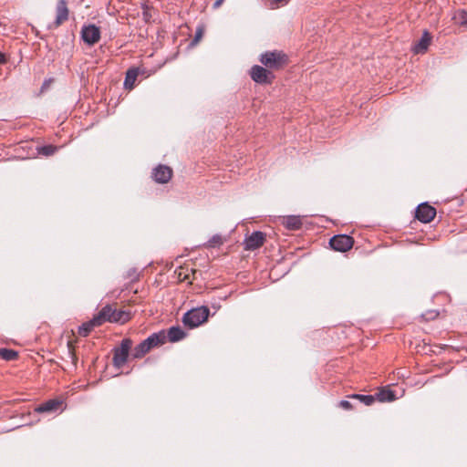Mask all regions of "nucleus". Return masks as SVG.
<instances>
[{
	"instance_id": "1",
	"label": "nucleus",
	"mask_w": 467,
	"mask_h": 467,
	"mask_svg": "<svg viewBox=\"0 0 467 467\" xmlns=\"http://www.w3.org/2000/svg\"><path fill=\"white\" fill-rule=\"evenodd\" d=\"M166 337L164 332L153 333L133 348L132 357L134 358L144 357L152 348L164 344Z\"/></svg>"
},
{
	"instance_id": "2",
	"label": "nucleus",
	"mask_w": 467,
	"mask_h": 467,
	"mask_svg": "<svg viewBox=\"0 0 467 467\" xmlns=\"http://www.w3.org/2000/svg\"><path fill=\"white\" fill-rule=\"evenodd\" d=\"M259 61L269 70H278L287 64V56L277 50L266 51L261 54Z\"/></svg>"
},
{
	"instance_id": "3",
	"label": "nucleus",
	"mask_w": 467,
	"mask_h": 467,
	"mask_svg": "<svg viewBox=\"0 0 467 467\" xmlns=\"http://www.w3.org/2000/svg\"><path fill=\"white\" fill-rule=\"evenodd\" d=\"M209 314L207 306L193 308L183 315L182 322L190 328L197 327L208 319Z\"/></svg>"
},
{
	"instance_id": "4",
	"label": "nucleus",
	"mask_w": 467,
	"mask_h": 467,
	"mask_svg": "<svg viewBox=\"0 0 467 467\" xmlns=\"http://www.w3.org/2000/svg\"><path fill=\"white\" fill-rule=\"evenodd\" d=\"M132 346L130 338H124L121 340L120 346L113 349V365L116 368H121L128 359L129 352Z\"/></svg>"
},
{
	"instance_id": "5",
	"label": "nucleus",
	"mask_w": 467,
	"mask_h": 467,
	"mask_svg": "<svg viewBox=\"0 0 467 467\" xmlns=\"http://www.w3.org/2000/svg\"><path fill=\"white\" fill-rule=\"evenodd\" d=\"M251 78L258 84H272L275 75L271 70L266 67L254 65L250 70Z\"/></svg>"
},
{
	"instance_id": "6",
	"label": "nucleus",
	"mask_w": 467,
	"mask_h": 467,
	"mask_svg": "<svg viewBox=\"0 0 467 467\" xmlns=\"http://www.w3.org/2000/svg\"><path fill=\"white\" fill-rule=\"evenodd\" d=\"M354 244V240L351 236L347 234H338L333 236L330 241L329 244L331 248L335 251L338 252H347L349 249L352 248Z\"/></svg>"
},
{
	"instance_id": "7",
	"label": "nucleus",
	"mask_w": 467,
	"mask_h": 467,
	"mask_svg": "<svg viewBox=\"0 0 467 467\" xmlns=\"http://www.w3.org/2000/svg\"><path fill=\"white\" fill-rule=\"evenodd\" d=\"M82 40L88 46H93L100 39L99 27L91 24L84 26L81 29Z\"/></svg>"
},
{
	"instance_id": "8",
	"label": "nucleus",
	"mask_w": 467,
	"mask_h": 467,
	"mask_svg": "<svg viewBox=\"0 0 467 467\" xmlns=\"http://www.w3.org/2000/svg\"><path fill=\"white\" fill-rule=\"evenodd\" d=\"M436 215V210L427 202H423L418 205L415 217L421 223H427L433 220Z\"/></svg>"
},
{
	"instance_id": "9",
	"label": "nucleus",
	"mask_w": 467,
	"mask_h": 467,
	"mask_svg": "<svg viewBox=\"0 0 467 467\" xmlns=\"http://www.w3.org/2000/svg\"><path fill=\"white\" fill-rule=\"evenodd\" d=\"M265 234L260 231L252 233L251 235L244 240V249L247 251H254L260 248L265 242Z\"/></svg>"
},
{
	"instance_id": "10",
	"label": "nucleus",
	"mask_w": 467,
	"mask_h": 467,
	"mask_svg": "<svg viewBox=\"0 0 467 467\" xmlns=\"http://www.w3.org/2000/svg\"><path fill=\"white\" fill-rule=\"evenodd\" d=\"M56 20L53 27L57 28L68 19L69 11L66 0H59L56 8Z\"/></svg>"
},
{
	"instance_id": "11",
	"label": "nucleus",
	"mask_w": 467,
	"mask_h": 467,
	"mask_svg": "<svg viewBox=\"0 0 467 467\" xmlns=\"http://www.w3.org/2000/svg\"><path fill=\"white\" fill-rule=\"evenodd\" d=\"M152 176L159 183L168 182L172 176V170L166 165H159L153 170Z\"/></svg>"
},
{
	"instance_id": "12",
	"label": "nucleus",
	"mask_w": 467,
	"mask_h": 467,
	"mask_svg": "<svg viewBox=\"0 0 467 467\" xmlns=\"http://www.w3.org/2000/svg\"><path fill=\"white\" fill-rule=\"evenodd\" d=\"M62 406V401L59 400H49L35 409V411L37 413H45V412H56Z\"/></svg>"
},
{
	"instance_id": "13",
	"label": "nucleus",
	"mask_w": 467,
	"mask_h": 467,
	"mask_svg": "<svg viewBox=\"0 0 467 467\" xmlns=\"http://www.w3.org/2000/svg\"><path fill=\"white\" fill-rule=\"evenodd\" d=\"M431 41V34L428 31H424L420 39L412 47L413 52L416 54L425 53L430 46Z\"/></svg>"
},
{
	"instance_id": "14",
	"label": "nucleus",
	"mask_w": 467,
	"mask_h": 467,
	"mask_svg": "<svg viewBox=\"0 0 467 467\" xmlns=\"http://www.w3.org/2000/svg\"><path fill=\"white\" fill-rule=\"evenodd\" d=\"M282 224L288 230H298L301 228L303 223L300 216L289 215L283 218Z\"/></svg>"
},
{
	"instance_id": "15",
	"label": "nucleus",
	"mask_w": 467,
	"mask_h": 467,
	"mask_svg": "<svg viewBox=\"0 0 467 467\" xmlns=\"http://www.w3.org/2000/svg\"><path fill=\"white\" fill-rule=\"evenodd\" d=\"M114 309L115 308H112L111 306L107 305L99 311L97 316H95V318L98 322H99L100 326L106 321L112 322L111 316H113Z\"/></svg>"
},
{
	"instance_id": "16",
	"label": "nucleus",
	"mask_w": 467,
	"mask_h": 467,
	"mask_svg": "<svg viewBox=\"0 0 467 467\" xmlns=\"http://www.w3.org/2000/svg\"><path fill=\"white\" fill-rule=\"evenodd\" d=\"M139 76V68L131 67L130 68L125 77L124 87L127 89H131L134 87V83Z\"/></svg>"
},
{
	"instance_id": "17",
	"label": "nucleus",
	"mask_w": 467,
	"mask_h": 467,
	"mask_svg": "<svg viewBox=\"0 0 467 467\" xmlns=\"http://www.w3.org/2000/svg\"><path fill=\"white\" fill-rule=\"evenodd\" d=\"M99 326H100L99 322H98L94 317L91 320H89L88 322L83 323L78 327V334L81 337H88L94 327H99Z\"/></svg>"
},
{
	"instance_id": "18",
	"label": "nucleus",
	"mask_w": 467,
	"mask_h": 467,
	"mask_svg": "<svg viewBox=\"0 0 467 467\" xmlns=\"http://www.w3.org/2000/svg\"><path fill=\"white\" fill-rule=\"evenodd\" d=\"M185 337V332L179 327H172L168 331V337L171 342H177Z\"/></svg>"
},
{
	"instance_id": "19",
	"label": "nucleus",
	"mask_w": 467,
	"mask_h": 467,
	"mask_svg": "<svg viewBox=\"0 0 467 467\" xmlns=\"http://www.w3.org/2000/svg\"><path fill=\"white\" fill-rule=\"evenodd\" d=\"M374 396L381 402L393 401L396 399L394 391L390 389H381Z\"/></svg>"
},
{
	"instance_id": "20",
	"label": "nucleus",
	"mask_w": 467,
	"mask_h": 467,
	"mask_svg": "<svg viewBox=\"0 0 467 467\" xmlns=\"http://www.w3.org/2000/svg\"><path fill=\"white\" fill-rule=\"evenodd\" d=\"M112 322H119V323H126L130 320V315L129 312H126L124 310H117L114 309L113 316H111Z\"/></svg>"
},
{
	"instance_id": "21",
	"label": "nucleus",
	"mask_w": 467,
	"mask_h": 467,
	"mask_svg": "<svg viewBox=\"0 0 467 467\" xmlns=\"http://www.w3.org/2000/svg\"><path fill=\"white\" fill-rule=\"evenodd\" d=\"M351 399L358 400L361 403L366 406H370L376 400V397L374 395H362V394H352L349 396Z\"/></svg>"
},
{
	"instance_id": "22",
	"label": "nucleus",
	"mask_w": 467,
	"mask_h": 467,
	"mask_svg": "<svg viewBox=\"0 0 467 467\" xmlns=\"http://www.w3.org/2000/svg\"><path fill=\"white\" fill-rule=\"evenodd\" d=\"M0 357L6 361H12L17 358L18 353L16 350L2 348H0Z\"/></svg>"
},
{
	"instance_id": "23",
	"label": "nucleus",
	"mask_w": 467,
	"mask_h": 467,
	"mask_svg": "<svg viewBox=\"0 0 467 467\" xmlns=\"http://www.w3.org/2000/svg\"><path fill=\"white\" fill-rule=\"evenodd\" d=\"M223 244V237L220 234H214L205 244V247H207V248H215V247H219Z\"/></svg>"
},
{
	"instance_id": "24",
	"label": "nucleus",
	"mask_w": 467,
	"mask_h": 467,
	"mask_svg": "<svg viewBox=\"0 0 467 467\" xmlns=\"http://www.w3.org/2000/svg\"><path fill=\"white\" fill-rule=\"evenodd\" d=\"M57 150H58V147H57V146L45 145V146L38 148V153L45 155V156H51L54 153H56Z\"/></svg>"
},
{
	"instance_id": "25",
	"label": "nucleus",
	"mask_w": 467,
	"mask_h": 467,
	"mask_svg": "<svg viewBox=\"0 0 467 467\" xmlns=\"http://www.w3.org/2000/svg\"><path fill=\"white\" fill-rule=\"evenodd\" d=\"M458 19H459V23H460L461 26H467V11L462 10L459 13Z\"/></svg>"
},
{
	"instance_id": "26",
	"label": "nucleus",
	"mask_w": 467,
	"mask_h": 467,
	"mask_svg": "<svg viewBox=\"0 0 467 467\" xmlns=\"http://www.w3.org/2000/svg\"><path fill=\"white\" fill-rule=\"evenodd\" d=\"M202 36V30L198 29L195 33L194 38L192 39L191 46H195Z\"/></svg>"
},
{
	"instance_id": "27",
	"label": "nucleus",
	"mask_w": 467,
	"mask_h": 467,
	"mask_svg": "<svg viewBox=\"0 0 467 467\" xmlns=\"http://www.w3.org/2000/svg\"><path fill=\"white\" fill-rule=\"evenodd\" d=\"M339 407L344 410H351L353 408L352 404L348 400H341L339 402Z\"/></svg>"
},
{
	"instance_id": "28",
	"label": "nucleus",
	"mask_w": 467,
	"mask_h": 467,
	"mask_svg": "<svg viewBox=\"0 0 467 467\" xmlns=\"http://www.w3.org/2000/svg\"><path fill=\"white\" fill-rule=\"evenodd\" d=\"M68 354L71 357L73 363L76 364L77 357H76V354H75L74 350L71 349L70 347H69Z\"/></svg>"
},
{
	"instance_id": "29",
	"label": "nucleus",
	"mask_w": 467,
	"mask_h": 467,
	"mask_svg": "<svg viewBox=\"0 0 467 467\" xmlns=\"http://www.w3.org/2000/svg\"><path fill=\"white\" fill-rule=\"evenodd\" d=\"M224 0H216L214 3H213V8L214 9H217L219 8L222 4L223 3Z\"/></svg>"
},
{
	"instance_id": "30",
	"label": "nucleus",
	"mask_w": 467,
	"mask_h": 467,
	"mask_svg": "<svg viewBox=\"0 0 467 467\" xmlns=\"http://www.w3.org/2000/svg\"><path fill=\"white\" fill-rule=\"evenodd\" d=\"M5 63V56L0 51V64Z\"/></svg>"
},
{
	"instance_id": "31",
	"label": "nucleus",
	"mask_w": 467,
	"mask_h": 467,
	"mask_svg": "<svg viewBox=\"0 0 467 467\" xmlns=\"http://www.w3.org/2000/svg\"><path fill=\"white\" fill-rule=\"evenodd\" d=\"M276 4L285 5L287 4L290 0H274Z\"/></svg>"
},
{
	"instance_id": "32",
	"label": "nucleus",
	"mask_w": 467,
	"mask_h": 467,
	"mask_svg": "<svg viewBox=\"0 0 467 467\" xmlns=\"http://www.w3.org/2000/svg\"><path fill=\"white\" fill-rule=\"evenodd\" d=\"M144 16H145V18L147 19V16H149V14L144 13Z\"/></svg>"
},
{
	"instance_id": "33",
	"label": "nucleus",
	"mask_w": 467,
	"mask_h": 467,
	"mask_svg": "<svg viewBox=\"0 0 467 467\" xmlns=\"http://www.w3.org/2000/svg\"><path fill=\"white\" fill-rule=\"evenodd\" d=\"M47 81H45V82H44V84H43V88H44L45 86H47Z\"/></svg>"
},
{
	"instance_id": "34",
	"label": "nucleus",
	"mask_w": 467,
	"mask_h": 467,
	"mask_svg": "<svg viewBox=\"0 0 467 467\" xmlns=\"http://www.w3.org/2000/svg\"><path fill=\"white\" fill-rule=\"evenodd\" d=\"M436 316H438V313H435V315H433L431 318H432V317H434Z\"/></svg>"
}]
</instances>
